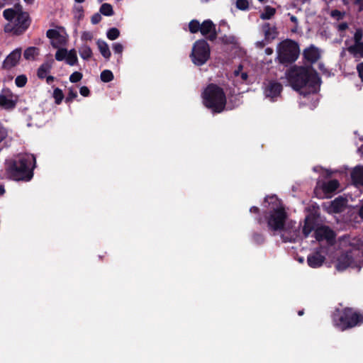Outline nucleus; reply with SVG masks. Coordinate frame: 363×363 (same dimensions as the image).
<instances>
[{
	"instance_id": "obj_49",
	"label": "nucleus",
	"mask_w": 363,
	"mask_h": 363,
	"mask_svg": "<svg viewBox=\"0 0 363 363\" xmlns=\"http://www.w3.org/2000/svg\"><path fill=\"white\" fill-rule=\"evenodd\" d=\"M247 77H248V75H247V72H242L240 73L239 77H238L237 79H238V81L244 82H245L247 79Z\"/></svg>"
},
{
	"instance_id": "obj_30",
	"label": "nucleus",
	"mask_w": 363,
	"mask_h": 363,
	"mask_svg": "<svg viewBox=\"0 0 363 363\" xmlns=\"http://www.w3.org/2000/svg\"><path fill=\"white\" fill-rule=\"evenodd\" d=\"M100 12L104 16H111L113 14V7L111 4L104 3L101 6Z\"/></svg>"
},
{
	"instance_id": "obj_59",
	"label": "nucleus",
	"mask_w": 363,
	"mask_h": 363,
	"mask_svg": "<svg viewBox=\"0 0 363 363\" xmlns=\"http://www.w3.org/2000/svg\"><path fill=\"white\" fill-rule=\"evenodd\" d=\"M5 193V189L3 186H0V194L3 195Z\"/></svg>"
},
{
	"instance_id": "obj_56",
	"label": "nucleus",
	"mask_w": 363,
	"mask_h": 363,
	"mask_svg": "<svg viewBox=\"0 0 363 363\" xmlns=\"http://www.w3.org/2000/svg\"><path fill=\"white\" fill-rule=\"evenodd\" d=\"M256 45L257 47L262 48L264 46L265 44L263 41H259V42H257Z\"/></svg>"
},
{
	"instance_id": "obj_55",
	"label": "nucleus",
	"mask_w": 363,
	"mask_h": 363,
	"mask_svg": "<svg viewBox=\"0 0 363 363\" xmlns=\"http://www.w3.org/2000/svg\"><path fill=\"white\" fill-rule=\"evenodd\" d=\"M250 211L251 213H258L259 208L256 206H252Z\"/></svg>"
},
{
	"instance_id": "obj_57",
	"label": "nucleus",
	"mask_w": 363,
	"mask_h": 363,
	"mask_svg": "<svg viewBox=\"0 0 363 363\" xmlns=\"http://www.w3.org/2000/svg\"><path fill=\"white\" fill-rule=\"evenodd\" d=\"M290 19L294 23H297V18L294 16H291Z\"/></svg>"
},
{
	"instance_id": "obj_51",
	"label": "nucleus",
	"mask_w": 363,
	"mask_h": 363,
	"mask_svg": "<svg viewBox=\"0 0 363 363\" xmlns=\"http://www.w3.org/2000/svg\"><path fill=\"white\" fill-rule=\"evenodd\" d=\"M338 30L340 31L345 30L348 28L347 23H342L337 26Z\"/></svg>"
},
{
	"instance_id": "obj_33",
	"label": "nucleus",
	"mask_w": 363,
	"mask_h": 363,
	"mask_svg": "<svg viewBox=\"0 0 363 363\" xmlns=\"http://www.w3.org/2000/svg\"><path fill=\"white\" fill-rule=\"evenodd\" d=\"M120 31L116 28H110L106 33L107 38L109 40H113L118 38Z\"/></svg>"
},
{
	"instance_id": "obj_28",
	"label": "nucleus",
	"mask_w": 363,
	"mask_h": 363,
	"mask_svg": "<svg viewBox=\"0 0 363 363\" xmlns=\"http://www.w3.org/2000/svg\"><path fill=\"white\" fill-rule=\"evenodd\" d=\"M51 65L48 63L43 64L38 70V76L40 79L47 77L48 73L50 72Z\"/></svg>"
},
{
	"instance_id": "obj_32",
	"label": "nucleus",
	"mask_w": 363,
	"mask_h": 363,
	"mask_svg": "<svg viewBox=\"0 0 363 363\" xmlns=\"http://www.w3.org/2000/svg\"><path fill=\"white\" fill-rule=\"evenodd\" d=\"M313 228L312 221L309 218H306L305 224L303 228V233L305 237H308Z\"/></svg>"
},
{
	"instance_id": "obj_36",
	"label": "nucleus",
	"mask_w": 363,
	"mask_h": 363,
	"mask_svg": "<svg viewBox=\"0 0 363 363\" xmlns=\"http://www.w3.org/2000/svg\"><path fill=\"white\" fill-rule=\"evenodd\" d=\"M67 54L68 52L66 49H58L55 54V59L57 61H62L64 59H66Z\"/></svg>"
},
{
	"instance_id": "obj_53",
	"label": "nucleus",
	"mask_w": 363,
	"mask_h": 363,
	"mask_svg": "<svg viewBox=\"0 0 363 363\" xmlns=\"http://www.w3.org/2000/svg\"><path fill=\"white\" fill-rule=\"evenodd\" d=\"M355 4L359 6V11L363 10V0H355Z\"/></svg>"
},
{
	"instance_id": "obj_39",
	"label": "nucleus",
	"mask_w": 363,
	"mask_h": 363,
	"mask_svg": "<svg viewBox=\"0 0 363 363\" xmlns=\"http://www.w3.org/2000/svg\"><path fill=\"white\" fill-rule=\"evenodd\" d=\"M82 78V74L79 72H74L69 77V80L72 83H76L79 82Z\"/></svg>"
},
{
	"instance_id": "obj_46",
	"label": "nucleus",
	"mask_w": 363,
	"mask_h": 363,
	"mask_svg": "<svg viewBox=\"0 0 363 363\" xmlns=\"http://www.w3.org/2000/svg\"><path fill=\"white\" fill-rule=\"evenodd\" d=\"M223 41L225 43L233 44L235 42V38L233 36H224L223 38Z\"/></svg>"
},
{
	"instance_id": "obj_23",
	"label": "nucleus",
	"mask_w": 363,
	"mask_h": 363,
	"mask_svg": "<svg viewBox=\"0 0 363 363\" xmlns=\"http://www.w3.org/2000/svg\"><path fill=\"white\" fill-rule=\"evenodd\" d=\"M339 187V182L336 179L330 180L323 184V189L325 192L332 193Z\"/></svg>"
},
{
	"instance_id": "obj_11",
	"label": "nucleus",
	"mask_w": 363,
	"mask_h": 363,
	"mask_svg": "<svg viewBox=\"0 0 363 363\" xmlns=\"http://www.w3.org/2000/svg\"><path fill=\"white\" fill-rule=\"evenodd\" d=\"M346 204V199L342 197H338L328 204H324L323 207L330 213H337L343 211Z\"/></svg>"
},
{
	"instance_id": "obj_41",
	"label": "nucleus",
	"mask_w": 363,
	"mask_h": 363,
	"mask_svg": "<svg viewBox=\"0 0 363 363\" xmlns=\"http://www.w3.org/2000/svg\"><path fill=\"white\" fill-rule=\"evenodd\" d=\"M8 133V129L0 123V143L6 138Z\"/></svg>"
},
{
	"instance_id": "obj_14",
	"label": "nucleus",
	"mask_w": 363,
	"mask_h": 363,
	"mask_svg": "<svg viewBox=\"0 0 363 363\" xmlns=\"http://www.w3.org/2000/svg\"><path fill=\"white\" fill-rule=\"evenodd\" d=\"M21 56V49L16 48L12 51L3 62V67L4 69H10L16 66Z\"/></svg>"
},
{
	"instance_id": "obj_24",
	"label": "nucleus",
	"mask_w": 363,
	"mask_h": 363,
	"mask_svg": "<svg viewBox=\"0 0 363 363\" xmlns=\"http://www.w3.org/2000/svg\"><path fill=\"white\" fill-rule=\"evenodd\" d=\"M38 54L39 50L37 48L30 47L25 50L23 56L28 60H33Z\"/></svg>"
},
{
	"instance_id": "obj_64",
	"label": "nucleus",
	"mask_w": 363,
	"mask_h": 363,
	"mask_svg": "<svg viewBox=\"0 0 363 363\" xmlns=\"http://www.w3.org/2000/svg\"><path fill=\"white\" fill-rule=\"evenodd\" d=\"M303 311H298V315H303Z\"/></svg>"
},
{
	"instance_id": "obj_13",
	"label": "nucleus",
	"mask_w": 363,
	"mask_h": 363,
	"mask_svg": "<svg viewBox=\"0 0 363 363\" xmlns=\"http://www.w3.org/2000/svg\"><path fill=\"white\" fill-rule=\"evenodd\" d=\"M282 86L277 82H269L264 88V95L267 98L274 99L279 96Z\"/></svg>"
},
{
	"instance_id": "obj_9",
	"label": "nucleus",
	"mask_w": 363,
	"mask_h": 363,
	"mask_svg": "<svg viewBox=\"0 0 363 363\" xmlns=\"http://www.w3.org/2000/svg\"><path fill=\"white\" fill-rule=\"evenodd\" d=\"M18 99V96L10 89H3L0 94V106L7 110L13 109L16 107Z\"/></svg>"
},
{
	"instance_id": "obj_1",
	"label": "nucleus",
	"mask_w": 363,
	"mask_h": 363,
	"mask_svg": "<svg viewBox=\"0 0 363 363\" xmlns=\"http://www.w3.org/2000/svg\"><path fill=\"white\" fill-rule=\"evenodd\" d=\"M275 204L267 217V226L274 233L281 234L284 242H294L298 237L296 222L288 219L284 208L275 197H271Z\"/></svg>"
},
{
	"instance_id": "obj_10",
	"label": "nucleus",
	"mask_w": 363,
	"mask_h": 363,
	"mask_svg": "<svg viewBox=\"0 0 363 363\" xmlns=\"http://www.w3.org/2000/svg\"><path fill=\"white\" fill-rule=\"evenodd\" d=\"M46 35L50 40L51 45L55 48H59L61 46L65 45L67 43L66 36L63 34H61L57 30H48L47 31Z\"/></svg>"
},
{
	"instance_id": "obj_12",
	"label": "nucleus",
	"mask_w": 363,
	"mask_h": 363,
	"mask_svg": "<svg viewBox=\"0 0 363 363\" xmlns=\"http://www.w3.org/2000/svg\"><path fill=\"white\" fill-rule=\"evenodd\" d=\"M200 32L204 36H206L210 40L216 38V26L210 20L204 21L201 25Z\"/></svg>"
},
{
	"instance_id": "obj_26",
	"label": "nucleus",
	"mask_w": 363,
	"mask_h": 363,
	"mask_svg": "<svg viewBox=\"0 0 363 363\" xmlns=\"http://www.w3.org/2000/svg\"><path fill=\"white\" fill-rule=\"evenodd\" d=\"M276 13V9L269 6L264 8V11L260 14V18L263 20L270 19Z\"/></svg>"
},
{
	"instance_id": "obj_47",
	"label": "nucleus",
	"mask_w": 363,
	"mask_h": 363,
	"mask_svg": "<svg viewBox=\"0 0 363 363\" xmlns=\"http://www.w3.org/2000/svg\"><path fill=\"white\" fill-rule=\"evenodd\" d=\"M357 69L359 74V77L361 78L362 82H363V62L357 65Z\"/></svg>"
},
{
	"instance_id": "obj_40",
	"label": "nucleus",
	"mask_w": 363,
	"mask_h": 363,
	"mask_svg": "<svg viewBox=\"0 0 363 363\" xmlns=\"http://www.w3.org/2000/svg\"><path fill=\"white\" fill-rule=\"evenodd\" d=\"M236 6L240 10H246L248 9L249 3L247 0H238Z\"/></svg>"
},
{
	"instance_id": "obj_22",
	"label": "nucleus",
	"mask_w": 363,
	"mask_h": 363,
	"mask_svg": "<svg viewBox=\"0 0 363 363\" xmlns=\"http://www.w3.org/2000/svg\"><path fill=\"white\" fill-rule=\"evenodd\" d=\"M347 51L354 57H363V43L350 45L347 48Z\"/></svg>"
},
{
	"instance_id": "obj_44",
	"label": "nucleus",
	"mask_w": 363,
	"mask_h": 363,
	"mask_svg": "<svg viewBox=\"0 0 363 363\" xmlns=\"http://www.w3.org/2000/svg\"><path fill=\"white\" fill-rule=\"evenodd\" d=\"M113 49L115 53L121 54L123 50V46L121 43H114L113 45Z\"/></svg>"
},
{
	"instance_id": "obj_7",
	"label": "nucleus",
	"mask_w": 363,
	"mask_h": 363,
	"mask_svg": "<svg viewBox=\"0 0 363 363\" xmlns=\"http://www.w3.org/2000/svg\"><path fill=\"white\" fill-rule=\"evenodd\" d=\"M363 323V314L353 311L352 308H345L340 318L337 326L340 330L357 326Z\"/></svg>"
},
{
	"instance_id": "obj_19",
	"label": "nucleus",
	"mask_w": 363,
	"mask_h": 363,
	"mask_svg": "<svg viewBox=\"0 0 363 363\" xmlns=\"http://www.w3.org/2000/svg\"><path fill=\"white\" fill-rule=\"evenodd\" d=\"M303 55L308 61L314 63L320 57V52L318 48L311 45L304 50Z\"/></svg>"
},
{
	"instance_id": "obj_34",
	"label": "nucleus",
	"mask_w": 363,
	"mask_h": 363,
	"mask_svg": "<svg viewBox=\"0 0 363 363\" xmlns=\"http://www.w3.org/2000/svg\"><path fill=\"white\" fill-rule=\"evenodd\" d=\"M201 25L196 20H192L189 24V30L192 33H195L201 30Z\"/></svg>"
},
{
	"instance_id": "obj_60",
	"label": "nucleus",
	"mask_w": 363,
	"mask_h": 363,
	"mask_svg": "<svg viewBox=\"0 0 363 363\" xmlns=\"http://www.w3.org/2000/svg\"><path fill=\"white\" fill-rule=\"evenodd\" d=\"M359 216L363 218V206L361 207L359 210Z\"/></svg>"
},
{
	"instance_id": "obj_42",
	"label": "nucleus",
	"mask_w": 363,
	"mask_h": 363,
	"mask_svg": "<svg viewBox=\"0 0 363 363\" xmlns=\"http://www.w3.org/2000/svg\"><path fill=\"white\" fill-rule=\"evenodd\" d=\"M81 38L84 41H91L93 38V35L89 31H84L82 33Z\"/></svg>"
},
{
	"instance_id": "obj_17",
	"label": "nucleus",
	"mask_w": 363,
	"mask_h": 363,
	"mask_svg": "<svg viewBox=\"0 0 363 363\" xmlns=\"http://www.w3.org/2000/svg\"><path fill=\"white\" fill-rule=\"evenodd\" d=\"M262 31L264 35L266 40H274L278 35L276 26L269 23H265L262 26Z\"/></svg>"
},
{
	"instance_id": "obj_2",
	"label": "nucleus",
	"mask_w": 363,
	"mask_h": 363,
	"mask_svg": "<svg viewBox=\"0 0 363 363\" xmlns=\"http://www.w3.org/2000/svg\"><path fill=\"white\" fill-rule=\"evenodd\" d=\"M286 77L294 89L306 88L307 93L315 92L320 83L318 74L311 67H294L286 72Z\"/></svg>"
},
{
	"instance_id": "obj_62",
	"label": "nucleus",
	"mask_w": 363,
	"mask_h": 363,
	"mask_svg": "<svg viewBox=\"0 0 363 363\" xmlns=\"http://www.w3.org/2000/svg\"><path fill=\"white\" fill-rule=\"evenodd\" d=\"M85 0H75L76 2H78V3H82L84 2Z\"/></svg>"
},
{
	"instance_id": "obj_45",
	"label": "nucleus",
	"mask_w": 363,
	"mask_h": 363,
	"mask_svg": "<svg viewBox=\"0 0 363 363\" xmlns=\"http://www.w3.org/2000/svg\"><path fill=\"white\" fill-rule=\"evenodd\" d=\"M101 20V16L99 13H95L92 16L91 21L93 24H97Z\"/></svg>"
},
{
	"instance_id": "obj_37",
	"label": "nucleus",
	"mask_w": 363,
	"mask_h": 363,
	"mask_svg": "<svg viewBox=\"0 0 363 363\" xmlns=\"http://www.w3.org/2000/svg\"><path fill=\"white\" fill-rule=\"evenodd\" d=\"M362 30L361 29H357L354 35V45H359L363 43V42H362Z\"/></svg>"
},
{
	"instance_id": "obj_20",
	"label": "nucleus",
	"mask_w": 363,
	"mask_h": 363,
	"mask_svg": "<svg viewBox=\"0 0 363 363\" xmlns=\"http://www.w3.org/2000/svg\"><path fill=\"white\" fill-rule=\"evenodd\" d=\"M351 177L356 185L363 186V166L356 167L352 172Z\"/></svg>"
},
{
	"instance_id": "obj_25",
	"label": "nucleus",
	"mask_w": 363,
	"mask_h": 363,
	"mask_svg": "<svg viewBox=\"0 0 363 363\" xmlns=\"http://www.w3.org/2000/svg\"><path fill=\"white\" fill-rule=\"evenodd\" d=\"M79 52L80 57L84 60H89L92 56L91 49L87 45H82Z\"/></svg>"
},
{
	"instance_id": "obj_4",
	"label": "nucleus",
	"mask_w": 363,
	"mask_h": 363,
	"mask_svg": "<svg viewBox=\"0 0 363 363\" xmlns=\"http://www.w3.org/2000/svg\"><path fill=\"white\" fill-rule=\"evenodd\" d=\"M202 98L205 106L213 112L220 113L224 110L226 97L223 90L218 86L209 84L202 93Z\"/></svg>"
},
{
	"instance_id": "obj_5",
	"label": "nucleus",
	"mask_w": 363,
	"mask_h": 363,
	"mask_svg": "<svg viewBox=\"0 0 363 363\" xmlns=\"http://www.w3.org/2000/svg\"><path fill=\"white\" fill-rule=\"evenodd\" d=\"M277 52V57L281 63H291L298 58L299 49L294 41L285 40L278 44Z\"/></svg>"
},
{
	"instance_id": "obj_38",
	"label": "nucleus",
	"mask_w": 363,
	"mask_h": 363,
	"mask_svg": "<svg viewBox=\"0 0 363 363\" xmlns=\"http://www.w3.org/2000/svg\"><path fill=\"white\" fill-rule=\"evenodd\" d=\"M27 82V78L25 75H19L15 79V83L17 86L23 87Z\"/></svg>"
},
{
	"instance_id": "obj_18",
	"label": "nucleus",
	"mask_w": 363,
	"mask_h": 363,
	"mask_svg": "<svg viewBox=\"0 0 363 363\" xmlns=\"http://www.w3.org/2000/svg\"><path fill=\"white\" fill-rule=\"evenodd\" d=\"M325 257L320 252H315L307 257L308 264L312 268H318L322 266L325 261Z\"/></svg>"
},
{
	"instance_id": "obj_15",
	"label": "nucleus",
	"mask_w": 363,
	"mask_h": 363,
	"mask_svg": "<svg viewBox=\"0 0 363 363\" xmlns=\"http://www.w3.org/2000/svg\"><path fill=\"white\" fill-rule=\"evenodd\" d=\"M315 237L318 240H327L330 242L335 237L334 232L327 226H320L315 231Z\"/></svg>"
},
{
	"instance_id": "obj_52",
	"label": "nucleus",
	"mask_w": 363,
	"mask_h": 363,
	"mask_svg": "<svg viewBox=\"0 0 363 363\" xmlns=\"http://www.w3.org/2000/svg\"><path fill=\"white\" fill-rule=\"evenodd\" d=\"M242 66L240 65L238 67V68L234 71L235 77H236L237 78L239 77L240 73L242 72Z\"/></svg>"
},
{
	"instance_id": "obj_29",
	"label": "nucleus",
	"mask_w": 363,
	"mask_h": 363,
	"mask_svg": "<svg viewBox=\"0 0 363 363\" xmlns=\"http://www.w3.org/2000/svg\"><path fill=\"white\" fill-rule=\"evenodd\" d=\"M66 62L68 65L72 66L77 62V56L75 50H71L68 52L66 57Z\"/></svg>"
},
{
	"instance_id": "obj_63",
	"label": "nucleus",
	"mask_w": 363,
	"mask_h": 363,
	"mask_svg": "<svg viewBox=\"0 0 363 363\" xmlns=\"http://www.w3.org/2000/svg\"><path fill=\"white\" fill-rule=\"evenodd\" d=\"M303 260H304V259H303V257H301V258H299V259H298V261H299L300 262H301V263L303 262Z\"/></svg>"
},
{
	"instance_id": "obj_54",
	"label": "nucleus",
	"mask_w": 363,
	"mask_h": 363,
	"mask_svg": "<svg viewBox=\"0 0 363 363\" xmlns=\"http://www.w3.org/2000/svg\"><path fill=\"white\" fill-rule=\"evenodd\" d=\"M264 52L266 55H270L273 53V49H272L270 48H267L265 49Z\"/></svg>"
},
{
	"instance_id": "obj_50",
	"label": "nucleus",
	"mask_w": 363,
	"mask_h": 363,
	"mask_svg": "<svg viewBox=\"0 0 363 363\" xmlns=\"http://www.w3.org/2000/svg\"><path fill=\"white\" fill-rule=\"evenodd\" d=\"M79 92L84 96H87L89 94V90L86 86H82Z\"/></svg>"
},
{
	"instance_id": "obj_58",
	"label": "nucleus",
	"mask_w": 363,
	"mask_h": 363,
	"mask_svg": "<svg viewBox=\"0 0 363 363\" xmlns=\"http://www.w3.org/2000/svg\"><path fill=\"white\" fill-rule=\"evenodd\" d=\"M54 79V77H52V76H49L47 77V82L48 83H50L51 82H52Z\"/></svg>"
},
{
	"instance_id": "obj_48",
	"label": "nucleus",
	"mask_w": 363,
	"mask_h": 363,
	"mask_svg": "<svg viewBox=\"0 0 363 363\" xmlns=\"http://www.w3.org/2000/svg\"><path fill=\"white\" fill-rule=\"evenodd\" d=\"M77 96V91H75L72 90V89H70L69 90V94H68V96L67 98V101H72V99L76 98Z\"/></svg>"
},
{
	"instance_id": "obj_3",
	"label": "nucleus",
	"mask_w": 363,
	"mask_h": 363,
	"mask_svg": "<svg viewBox=\"0 0 363 363\" xmlns=\"http://www.w3.org/2000/svg\"><path fill=\"white\" fill-rule=\"evenodd\" d=\"M35 163V158L33 155H21L18 160L13 162L9 166V173L14 180L29 181L33 177L31 169Z\"/></svg>"
},
{
	"instance_id": "obj_35",
	"label": "nucleus",
	"mask_w": 363,
	"mask_h": 363,
	"mask_svg": "<svg viewBox=\"0 0 363 363\" xmlns=\"http://www.w3.org/2000/svg\"><path fill=\"white\" fill-rule=\"evenodd\" d=\"M53 97L55 98V103L60 104L64 98L62 91L59 88H56L53 91Z\"/></svg>"
},
{
	"instance_id": "obj_16",
	"label": "nucleus",
	"mask_w": 363,
	"mask_h": 363,
	"mask_svg": "<svg viewBox=\"0 0 363 363\" xmlns=\"http://www.w3.org/2000/svg\"><path fill=\"white\" fill-rule=\"evenodd\" d=\"M13 23L17 27L16 30H25L30 23L28 14L26 12L18 11Z\"/></svg>"
},
{
	"instance_id": "obj_6",
	"label": "nucleus",
	"mask_w": 363,
	"mask_h": 363,
	"mask_svg": "<svg viewBox=\"0 0 363 363\" xmlns=\"http://www.w3.org/2000/svg\"><path fill=\"white\" fill-rule=\"evenodd\" d=\"M190 57L194 65H204L210 57V48L207 42L204 40L196 41L192 47Z\"/></svg>"
},
{
	"instance_id": "obj_21",
	"label": "nucleus",
	"mask_w": 363,
	"mask_h": 363,
	"mask_svg": "<svg viewBox=\"0 0 363 363\" xmlns=\"http://www.w3.org/2000/svg\"><path fill=\"white\" fill-rule=\"evenodd\" d=\"M96 45L102 56L108 60L111 54L108 44L104 40H98Z\"/></svg>"
},
{
	"instance_id": "obj_61",
	"label": "nucleus",
	"mask_w": 363,
	"mask_h": 363,
	"mask_svg": "<svg viewBox=\"0 0 363 363\" xmlns=\"http://www.w3.org/2000/svg\"><path fill=\"white\" fill-rule=\"evenodd\" d=\"M23 1L28 4H32L34 2V0H23Z\"/></svg>"
},
{
	"instance_id": "obj_8",
	"label": "nucleus",
	"mask_w": 363,
	"mask_h": 363,
	"mask_svg": "<svg viewBox=\"0 0 363 363\" xmlns=\"http://www.w3.org/2000/svg\"><path fill=\"white\" fill-rule=\"evenodd\" d=\"M361 252L359 249H354L345 254L340 255L336 263V269L338 271H343L347 267L359 268V255Z\"/></svg>"
},
{
	"instance_id": "obj_31",
	"label": "nucleus",
	"mask_w": 363,
	"mask_h": 363,
	"mask_svg": "<svg viewBox=\"0 0 363 363\" xmlns=\"http://www.w3.org/2000/svg\"><path fill=\"white\" fill-rule=\"evenodd\" d=\"M100 77L104 82H109L113 80V74L111 71L105 69L101 73Z\"/></svg>"
},
{
	"instance_id": "obj_27",
	"label": "nucleus",
	"mask_w": 363,
	"mask_h": 363,
	"mask_svg": "<svg viewBox=\"0 0 363 363\" xmlns=\"http://www.w3.org/2000/svg\"><path fill=\"white\" fill-rule=\"evenodd\" d=\"M18 13V11L13 9H7L4 11L3 15L6 20L13 23Z\"/></svg>"
},
{
	"instance_id": "obj_43",
	"label": "nucleus",
	"mask_w": 363,
	"mask_h": 363,
	"mask_svg": "<svg viewBox=\"0 0 363 363\" xmlns=\"http://www.w3.org/2000/svg\"><path fill=\"white\" fill-rule=\"evenodd\" d=\"M331 16L337 20H340L343 18L344 13L338 10H333L331 11Z\"/></svg>"
}]
</instances>
